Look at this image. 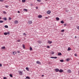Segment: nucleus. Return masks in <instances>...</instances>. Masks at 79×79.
<instances>
[{"mask_svg": "<svg viewBox=\"0 0 79 79\" xmlns=\"http://www.w3.org/2000/svg\"><path fill=\"white\" fill-rule=\"evenodd\" d=\"M18 73L20 76L23 75V71H18Z\"/></svg>", "mask_w": 79, "mask_h": 79, "instance_id": "f257e3e1", "label": "nucleus"}, {"mask_svg": "<svg viewBox=\"0 0 79 79\" xmlns=\"http://www.w3.org/2000/svg\"><path fill=\"white\" fill-rule=\"evenodd\" d=\"M4 35H10V32H4Z\"/></svg>", "mask_w": 79, "mask_h": 79, "instance_id": "f03ea898", "label": "nucleus"}, {"mask_svg": "<svg viewBox=\"0 0 79 79\" xmlns=\"http://www.w3.org/2000/svg\"><path fill=\"white\" fill-rule=\"evenodd\" d=\"M36 63L37 64H41V63L39 61H36Z\"/></svg>", "mask_w": 79, "mask_h": 79, "instance_id": "7ed1b4c3", "label": "nucleus"}, {"mask_svg": "<svg viewBox=\"0 0 79 79\" xmlns=\"http://www.w3.org/2000/svg\"><path fill=\"white\" fill-rule=\"evenodd\" d=\"M51 13V11L50 10H48L47 11V13L48 15H50V14Z\"/></svg>", "mask_w": 79, "mask_h": 79, "instance_id": "20e7f679", "label": "nucleus"}, {"mask_svg": "<svg viewBox=\"0 0 79 79\" xmlns=\"http://www.w3.org/2000/svg\"><path fill=\"white\" fill-rule=\"evenodd\" d=\"M55 71L56 72H58V71H59V69H55Z\"/></svg>", "mask_w": 79, "mask_h": 79, "instance_id": "39448f33", "label": "nucleus"}, {"mask_svg": "<svg viewBox=\"0 0 79 79\" xmlns=\"http://www.w3.org/2000/svg\"><path fill=\"white\" fill-rule=\"evenodd\" d=\"M28 23H29V24H31L32 23V21H28Z\"/></svg>", "mask_w": 79, "mask_h": 79, "instance_id": "423d86ee", "label": "nucleus"}, {"mask_svg": "<svg viewBox=\"0 0 79 79\" xmlns=\"http://www.w3.org/2000/svg\"><path fill=\"white\" fill-rule=\"evenodd\" d=\"M59 73H63V70H62V69H60L59 70Z\"/></svg>", "mask_w": 79, "mask_h": 79, "instance_id": "0eeeda50", "label": "nucleus"}, {"mask_svg": "<svg viewBox=\"0 0 79 79\" xmlns=\"http://www.w3.org/2000/svg\"><path fill=\"white\" fill-rule=\"evenodd\" d=\"M17 23H18V21L17 20H15L14 22V24H17Z\"/></svg>", "mask_w": 79, "mask_h": 79, "instance_id": "6e6552de", "label": "nucleus"}, {"mask_svg": "<svg viewBox=\"0 0 79 79\" xmlns=\"http://www.w3.org/2000/svg\"><path fill=\"white\" fill-rule=\"evenodd\" d=\"M38 18H42V15H39L38 16Z\"/></svg>", "mask_w": 79, "mask_h": 79, "instance_id": "1a4fd4ad", "label": "nucleus"}, {"mask_svg": "<svg viewBox=\"0 0 79 79\" xmlns=\"http://www.w3.org/2000/svg\"><path fill=\"white\" fill-rule=\"evenodd\" d=\"M48 44H51L52 43V42L51 41H48Z\"/></svg>", "mask_w": 79, "mask_h": 79, "instance_id": "9d476101", "label": "nucleus"}, {"mask_svg": "<svg viewBox=\"0 0 79 79\" xmlns=\"http://www.w3.org/2000/svg\"><path fill=\"white\" fill-rule=\"evenodd\" d=\"M17 52H15V51H14L13 52V55H16V54Z\"/></svg>", "mask_w": 79, "mask_h": 79, "instance_id": "9b49d317", "label": "nucleus"}, {"mask_svg": "<svg viewBox=\"0 0 79 79\" xmlns=\"http://www.w3.org/2000/svg\"><path fill=\"white\" fill-rule=\"evenodd\" d=\"M51 58H55V59H56L57 58V57L55 56V57H51Z\"/></svg>", "mask_w": 79, "mask_h": 79, "instance_id": "f8f14e48", "label": "nucleus"}, {"mask_svg": "<svg viewBox=\"0 0 79 79\" xmlns=\"http://www.w3.org/2000/svg\"><path fill=\"white\" fill-rule=\"evenodd\" d=\"M68 73H71V71L70 70H69L67 71Z\"/></svg>", "mask_w": 79, "mask_h": 79, "instance_id": "ddd939ff", "label": "nucleus"}, {"mask_svg": "<svg viewBox=\"0 0 79 79\" xmlns=\"http://www.w3.org/2000/svg\"><path fill=\"white\" fill-rule=\"evenodd\" d=\"M61 55H62V54H61V52H59L58 53V55L59 56H61Z\"/></svg>", "mask_w": 79, "mask_h": 79, "instance_id": "4468645a", "label": "nucleus"}, {"mask_svg": "<svg viewBox=\"0 0 79 79\" xmlns=\"http://www.w3.org/2000/svg\"><path fill=\"white\" fill-rule=\"evenodd\" d=\"M70 59L69 58H68L66 60V61H69L70 60Z\"/></svg>", "mask_w": 79, "mask_h": 79, "instance_id": "2eb2a0df", "label": "nucleus"}, {"mask_svg": "<svg viewBox=\"0 0 79 79\" xmlns=\"http://www.w3.org/2000/svg\"><path fill=\"white\" fill-rule=\"evenodd\" d=\"M56 19L57 21H59L60 20V18L58 17L56 18Z\"/></svg>", "mask_w": 79, "mask_h": 79, "instance_id": "dca6fc26", "label": "nucleus"}, {"mask_svg": "<svg viewBox=\"0 0 79 79\" xmlns=\"http://www.w3.org/2000/svg\"><path fill=\"white\" fill-rule=\"evenodd\" d=\"M3 19H4V20H5V21H6V20H7V19H6V17H4L3 18Z\"/></svg>", "mask_w": 79, "mask_h": 79, "instance_id": "f3484780", "label": "nucleus"}, {"mask_svg": "<svg viewBox=\"0 0 79 79\" xmlns=\"http://www.w3.org/2000/svg\"><path fill=\"white\" fill-rule=\"evenodd\" d=\"M60 62H64V60L63 59L60 60Z\"/></svg>", "mask_w": 79, "mask_h": 79, "instance_id": "a211bd4d", "label": "nucleus"}, {"mask_svg": "<svg viewBox=\"0 0 79 79\" xmlns=\"http://www.w3.org/2000/svg\"><path fill=\"white\" fill-rule=\"evenodd\" d=\"M38 43H39V44H41L42 43V41H38L37 42Z\"/></svg>", "mask_w": 79, "mask_h": 79, "instance_id": "6ab92c4d", "label": "nucleus"}, {"mask_svg": "<svg viewBox=\"0 0 79 79\" xmlns=\"http://www.w3.org/2000/svg\"><path fill=\"white\" fill-rule=\"evenodd\" d=\"M71 50V48H68V51H69L70 50Z\"/></svg>", "mask_w": 79, "mask_h": 79, "instance_id": "aec40b11", "label": "nucleus"}, {"mask_svg": "<svg viewBox=\"0 0 79 79\" xmlns=\"http://www.w3.org/2000/svg\"><path fill=\"white\" fill-rule=\"evenodd\" d=\"M26 78L27 79H31V78H30V77H28V76L26 77Z\"/></svg>", "mask_w": 79, "mask_h": 79, "instance_id": "412c9836", "label": "nucleus"}, {"mask_svg": "<svg viewBox=\"0 0 79 79\" xmlns=\"http://www.w3.org/2000/svg\"><path fill=\"white\" fill-rule=\"evenodd\" d=\"M22 2L23 3H25L26 2V0H22Z\"/></svg>", "mask_w": 79, "mask_h": 79, "instance_id": "4be33fe9", "label": "nucleus"}, {"mask_svg": "<svg viewBox=\"0 0 79 79\" xmlns=\"http://www.w3.org/2000/svg\"><path fill=\"white\" fill-rule=\"evenodd\" d=\"M60 23L62 24H63V23H64V21L63 20H62V21H61Z\"/></svg>", "mask_w": 79, "mask_h": 79, "instance_id": "5701e85b", "label": "nucleus"}, {"mask_svg": "<svg viewBox=\"0 0 79 79\" xmlns=\"http://www.w3.org/2000/svg\"><path fill=\"white\" fill-rule=\"evenodd\" d=\"M2 49H5V47L3 46L1 48Z\"/></svg>", "mask_w": 79, "mask_h": 79, "instance_id": "b1692460", "label": "nucleus"}, {"mask_svg": "<svg viewBox=\"0 0 79 79\" xmlns=\"http://www.w3.org/2000/svg\"><path fill=\"white\" fill-rule=\"evenodd\" d=\"M4 22L2 20H0V23H3Z\"/></svg>", "mask_w": 79, "mask_h": 79, "instance_id": "393cba45", "label": "nucleus"}, {"mask_svg": "<svg viewBox=\"0 0 79 79\" xmlns=\"http://www.w3.org/2000/svg\"><path fill=\"white\" fill-rule=\"evenodd\" d=\"M5 28H8V26L7 25H5Z\"/></svg>", "mask_w": 79, "mask_h": 79, "instance_id": "a878e982", "label": "nucleus"}, {"mask_svg": "<svg viewBox=\"0 0 79 79\" xmlns=\"http://www.w3.org/2000/svg\"><path fill=\"white\" fill-rule=\"evenodd\" d=\"M10 77H13V75L11 74H10Z\"/></svg>", "mask_w": 79, "mask_h": 79, "instance_id": "bb28decb", "label": "nucleus"}, {"mask_svg": "<svg viewBox=\"0 0 79 79\" xmlns=\"http://www.w3.org/2000/svg\"><path fill=\"white\" fill-rule=\"evenodd\" d=\"M23 47L24 49L25 48V46H24V44L23 45Z\"/></svg>", "mask_w": 79, "mask_h": 79, "instance_id": "cd10ccee", "label": "nucleus"}, {"mask_svg": "<svg viewBox=\"0 0 79 79\" xmlns=\"http://www.w3.org/2000/svg\"><path fill=\"white\" fill-rule=\"evenodd\" d=\"M30 50L31 51L32 50V47H30Z\"/></svg>", "mask_w": 79, "mask_h": 79, "instance_id": "c85d7f7f", "label": "nucleus"}, {"mask_svg": "<svg viewBox=\"0 0 79 79\" xmlns=\"http://www.w3.org/2000/svg\"><path fill=\"white\" fill-rule=\"evenodd\" d=\"M26 69L27 70V71H29V68L28 67H26Z\"/></svg>", "mask_w": 79, "mask_h": 79, "instance_id": "c756f323", "label": "nucleus"}, {"mask_svg": "<svg viewBox=\"0 0 79 79\" xmlns=\"http://www.w3.org/2000/svg\"><path fill=\"white\" fill-rule=\"evenodd\" d=\"M24 10L25 11H27V9H24Z\"/></svg>", "mask_w": 79, "mask_h": 79, "instance_id": "7c9ffc66", "label": "nucleus"}, {"mask_svg": "<svg viewBox=\"0 0 79 79\" xmlns=\"http://www.w3.org/2000/svg\"><path fill=\"white\" fill-rule=\"evenodd\" d=\"M11 19V18L10 17L9 18L8 20L9 21H10Z\"/></svg>", "mask_w": 79, "mask_h": 79, "instance_id": "2f4dec72", "label": "nucleus"}, {"mask_svg": "<svg viewBox=\"0 0 79 79\" xmlns=\"http://www.w3.org/2000/svg\"><path fill=\"white\" fill-rule=\"evenodd\" d=\"M37 2H42V1L40 0H37Z\"/></svg>", "mask_w": 79, "mask_h": 79, "instance_id": "473e14b6", "label": "nucleus"}, {"mask_svg": "<svg viewBox=\"0 0 79 79\" xmlns=\"http://www.w3.org/2000/svg\"><path fill=\"white\" fill-rule=\"evenodd\" d=\"M54 53V52H51V54L52 55H53Z\"/></svg>", "mask_w": 79, "mask_h": 79, "instance_id": "72a5a7b5", "label": "nucleus"}, {"mask_svg": "<svg viewBox=\"0 0 79 79\" xmlns=\"http://www.w3.org/2000/svg\"><path fill=\"white\" fill-rule=\"evenodd\" d=\"M64 30H61V32H64Z\"/></svg>", "mask_w": 79, "mask_h": 79, "instance_id": "f704fd0d", "label": "nucleus"}, {"mask_svg": "<svg viewBox=\"0 0 79 79\" xmlns=\"http://www.w3.org/2000/svg\"><path fill=\"white\" fill-rule=\"evenodd\" d=\"M3 13L4 14H6V12L5 11H3Z\"/></svg>", "mask_w": 79, "mask_h": 79, "instance_id": "c9c22d12", "label": "nucleus"}, {"mask_svg": "<svg viewBox=\"0 0 79 79\" xmlns=\"http://www.w3.org/2000/svg\"><path fill=\"white\" fill-rule=\"evenodd\" d=\"M17 42H21V41L20 40H19L17 41Z\"/></svg>", "mask_w": 79, "mask_h": 79, "instance_id": "e433bc0d", "label": "nucleus"}, {"mask_svg": "<svg viewBox=\"0 0 79 79\" xmlns=\"http://www.w3.org/2000/svg\"><path fill=\"white\" fill-rule=\"evenodd\" d=\"M47 48H50V46H48Z\"/></svg>", "mask_w": 79, "mask_h": 79, "instance_id": "4c0bfd02", "label": "nucleus"}, {"mask_svg": "<svg viewBox=\"0 0 79 79\" xmlns=\"http://www.w3.org/2000/svg\"><path fill=\"white\" fill-rule=\"evenodd\" d=\"M3 1H4V0H0V2H3Z\"/></svg>", "mask_w": 79, "mask_h": 79, "instance_id": "58836bf2", "label": "nucleus"}, {"mask_svg": "<svg viewBox=\"0 0 79 79\" xmlns=\"http://www.w3.org/2000/svg\"><path fill=\"white\" fill-rule=\"evenodd\" d=\"M66 24H67L66 23H65V24H64V26H66Z\"/></svg>", "mask_w": 79, "mask_h": 79, "instance_id": "ea45409f", "label": "nucleus"}, {"mask_svg": "<svg viewBox=\"0 0 79 79\" xmlns=\"http://www.w3.org/2000/svg\"><path fill=\"white\" fill-rule=\"evenodd\" d=\"M2 64H0V67H2Z\"/></svg>", "mask_w": 79, "mask_h": 79, "instance_id": "a19ab883", "label": "nucleus"}, {"mask_svg": "<svg viewBox=\"0 0 79 79\" xmlns=\"http://www.w3.org/2000/svg\"><path fill=\"white\" fill-rule=\"evenodd\" d=\"M4 79H6V77H3Z\"/></svg>", "mask_w": 79, "mask_h": 79, "instance_id": "79ce46f5", "label": "nucleus"}, {"mask_svg": "<svg viewBox=\"0 0 79 79\" xmlns=\"http://www.w3.org/2000/svg\"><path fill=\"white\" fill-rule=\"evenodd\" d=\"M17 52L18 53H20V51H17Z\"/></svg>", "mask_w": 79, "mask_h": 79, "instance_id": "37998d69", "label": "nucleus"}, {"mask_svg": "<svg viewBox=\"0 0 79 79\" xmlns=\"http://www.w3.org/2000/svg\"><path fill=\"white\" fill-rule=\"evenodd\" d=\"M74 55L75 56H77V54H76L75 53Z\"/></svg>", "mask_w": 79, "mask_h": 79, "instance_id": "c03bdc74", "label": "nucleus"}, {"mask_svg": "<svg viewBox=\"0 0 79 79\" xmlns=\"http://www.w3.org/2000/svg\"><path fill=\"white\" fill-rule=\"evenodd\" d=\"M5 7H6L7 8H8V6H6Z\"/></svg>", "mask_w": 79, "mask_h": 79, "instance_id": "a18cd8bd", "label": "nucleus"}, {"mask_svg": "<svg viewBox=\"0 0 79 79\" xmlns=\"http://www.w3.org/2000/svg\"><path fill=\"white\" fill-rule=\"evenodd\" d=\"M23 35H26V34H25V33H23Z\"/></svg>", "mask_w": 79, "mask_h": 79, "instance_id": "49530a36", "label": "nucleus"}, {"mask_svg": "<svg viewBox=\"0 0 79 79\" xmlns=\"http://www.w3.org/2000/svg\"><path fill=\"white\" fill-rule=\"evenodd\" d=\"M77 29H78V30H79V26L77 27Z\"/></svg>", "mask_w": 79, "mask_h": 79, "instance_id": "de8ad7c7", "label": "nucleus"}, {"mask_svg": "<svg viewBox=\"0 0 79 79\" xmlns=\"http://www.w3.org/2000/svg\"><path fill=\"white\" fill-rule=\"evenodd\" d=\"M18 13H20V11H18Z\"/></svg>", "mask_w": 79, "mask_h": 79, "instance_id": "09e8293b", "label": "nucleus"}, {"mask_svg": "<svg viewBox=\"0 0 79 79\" xmlns=\"http://www.w3.org/2000/svg\"><path fill=\"white\" fill-rule=\"evenodd\" d=\"M42 77H44V75H42Z\"/></svg>", "mask_w": 79, "mask_h": 79, "instance_id": "8fccbe9b", "label": "nucleus"}, {"mask_svg": "<svg viewBox=\"0 0 79 79\" xmlns=\"http://www.w3.org/2000/svg\"><path fill=\"white\" fill-rule=\"evenodd\" d=\"M36 9H38V7H36Z\"/></svg>", "mask_w": 79, "mask_h": 79, "instance_id": "3c124183", "label": "nucleus"}, {"mask_svg": "<svg viewBox=\"0 0 79 79\" xmlns=\"http://www.w3.org/2000/svg\"><path fill=\"white\" fill-rule=\"evenodd\" d=\"M51 63V62H48V64H50Z\"/></svg>", "mask_w": 79, "mask_h": 79, "instance_id": "603ef678", "label": "nucleus"}, {"mask_svg": "<svg viewBox=\"0 0 79 79\" xmlns=\"http://www.w3.org/2000/svg\"><path fill=\"white\" fill-rule=\"evenodd\" d=\"M45 18H46V19H48V17H45Z\"/></svg>", "mask_w": 79, "mask_h": 79, "instance_id": "864d4df0", "label": "nucleus"}, {"mask_svg": "<svg viewBox=\"0 0 79 79\" xmlns=\"http://www.w3.org/2000/svg\"><path fill=\"white\" fill-rule=\"evenodd\" d=\"M75 38H77V36H75Z\"/></svg>", "mask_w": 79, "mask_h": 79, "instance_id": "5fc2aeb1", "label": "nucleus"}, {"mask_svg": "<svg viewBox=\"0 0 79 79\" xmlns=\"http://www.w3.org/2000/svg\"><path fill=\"white\" fill-rule=\"evenodd\" d=\"M2 19V18H1V17H0V19Z\"/></svg>", "mask_w": 79, "mask_h": 79, "instance_id": "6e6d98bb", "label": "nucleus"}, {"mask_svg": "<svg viewBox=\"0 0 79 79\" xmlns=\"http://www.w3.org/2000/svg\"><path fill=\"white\" fill-rule=\"evenodd\" d=\"M46 1H47L48 0H45Z\"/></svg>", "mask_w": 79, "mask_h": 79, "instance_id": "4d7b16f0", "label": "nucleus"}]
</instances>
